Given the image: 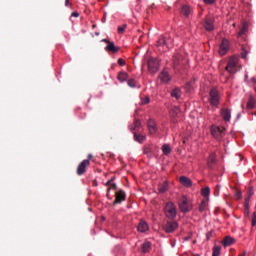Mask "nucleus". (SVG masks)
<instances>
[{
	"mask_svg": "<svg viewBox=\"0 0 256 256\" xmlns=\"http://www.w3.org/2000/svg\"><path fill=\"white\" fill-rule=\"evenodd\" d=\"M149 101H150V99L147 96L142 99L143 105H147V103H149Z\"/></svg>",
	"mask_w": 256,
	"mask_h": 256,
	"instance_id": "46",
	"label": "nucleus"
},
{
	"mask_svg": "<svg viewBox=\"0 0 256 256\" xmlns=\"http://www.w3.org/2000/svg\"><path fill=\"white\" fill-rule=\"evenodd\" d=\"M239 67V58L236 56L230 57L228 64L226 66V71L228 73H237V68Z\"/></svg>",
	"mask_w": 256,
	"mask_h": 256,
	"instance_id": "5",
	"label": "nucleus"
},
{
	"mask_svg": "<svg viewBox=\"0 0 256 256\" xmlns=\"http://www.w3.org/2000/svg\"><path fill=\"white\" fill-rule=\"evenodd\" d=\"M130 131H139L141 129V120H136L129 126Z\"/></svg>",
	"mask_w": 256,
	"mask_h": 256,
	"instance_id": "23",
	"label": "nucleus"
},
{
	"mask_svg": "<svg viewBox=\"0 0 256 256\" xmlns=\"http://www.w3.org/2000/svg\"><path fill=\"white\" fill-rule=\"evenodd\" d=\"M248 53H249V51H247V48H245L244 46H242V51H241V57H242V59H247Z\"/></svg>",
	"mask_w": 256,
	"mask_h": 256,
	"instance_id": "34",
	"label": "nucleus"
},
{
	"mask_svg": "<svg viewBox=\"0 0 256 256\" xmlns=\"http://www.w3.org/2000/svg\"><path fill=\"white\" fill-rule=\"evenodd\" d=\"M209 237H211V233L210 232L207 233V239H209Z\"/></svg>",
	"mask_w": 256,
	"mask_h": 256,
	"instance_id": "52",
	"label": "nucleus"
},
{
	"mask_svg": "<svg viewBox=\"0 0 256 256\" xmlns=\"http://www.w3.org/2000/svg\"><path fill=\"white\" fill-rule=\"evenodd\" d=\"M162 151L164 153V155H169V153H171V146L165 144L162 146Z\"/></svg>",
	"mask_w": 256,
	"mask_h": 256,
	"instance_id": "33",
	"label": "nucleus"
},
{
	"mask_svg": "<svg viewBox=\"0 0 256 256\" xmlns=\"http://www.w3.org/2000/svg\"><path fill=\"white\" fill-rule=\"evenodd\" d=\"M118 65H120V67H123L125 65V60H123V58H119Z\"/></svg>",
	"mask_w": 256,
	"mask_h": 256,
	"instance_id": "42",
	"label": "nucleus"
},
{
	"mask_svg": "<svg viewBox=\"0 0 256 256\" xmlns=\"http://www.w3.org/2000/svg\"><path fill=\"white\" fill-rule=\"evenodd\" d=\"M156 47L160 53H167L173 47V39L169 36H161L157 41Z\"/></svg>",
	"mask_w": 256,
	"mask_h": 256,
	"instance_id": "1",
	"label": "nucleus"
},
{
	"mask_svg": "<svg viewBox=\"0 0 256 256\" xmlns=\"http://www.w3.org/2000/svg\"><path fill=\"white\" fill-rule=\"evenodd\" d=\"M125 199H126L125 192L123 190H119L118 192L115 193V200L113 202V205H118L119 203H123Z\"/></svg>",
	"mask_w": 256,
	"mask_h": 256,
	"instance_id": "12",
	"label": "nucleus"
},
{
	"mask_svg": "<svg viewBox=\"0 0 256 256\" xmlns=\"http://www.w3.org/2000/svg\"><path fill=\"white\" fill-rule=\"evenodd\" d=\"M148 131L150 135H155V133H157V124H155V121L152 119L148 120Z\"/></svg>",
	"mask_w": 256,
	"mask_h": 256,
	"instance_id": "18",
	"label": "nucleus"
},
{
	"mask_svg": "<svg viewBox=\"0 0 256 256\" xmlns=\"http://www.w3.org/2000/svg\"><path fill=\"white\" fill-rule=\"evenodd\" d=\"M165 233H173L179 229V223L176 221H167L166 224L163 226Z\"/></svg>",
	"mask_w": 256,
	"mask_h": 256,
	"instance_id": "8",
	"label": "nucleus"
},
{
	"mask_svg": "<svg viewBox=\"0 0 256 256\" xmlns=\"http://www.w3.org/2000/svg\"><path fill=\"white\" fill-rule=\"evenodd\" d=\"M178 206L182 213H189V211L193 210V204L186 198V196L181 197Z\"/></svg>",
	"mask_w": 256,
	"mask_h": 256,
	"instance_id": "2",
	"label": "nucleus"
},
{
	"mask_svg": "<svg viewBox=\"0 0 256 256\" xmlns=\"http://www.w3.org/2000/svg\"><path fill=\"white\" fill-rule=\"evenodd\" d=\"M175 59H177V56L174 57V61H175Z\"/></svg>",
	"mask_w": 256,
	"mask_h": 256,
	"instance_id": "54",
	"label": "nucleus"
},
{
	"mask_svg": "<svg viewBox=\"0 0 256 256\" xmlns=\"http://www.w3.org/2000/svg\"><path fill=\"white\" fill-rule=\"evenodd\" d=\"M71 17H79V12H73V13L71 14Z\"/></svg>",
	"mask_w": 256,
	"mask_h": 256,
	"instance_id": "49",
	"label": "nucleus"
},
{
	"mask_svg": "<svg viewBox=\"0 0 256 256\" xmlns=\"http://www.w3.org/2000/svg\"><path fill=\"white\" fill-rule=\"evenodd\" d=\"M255 103H256V100L253 96H249V99H248V102H247V109H255Z\"/></svg>",
	"mask_w": 256,
	"mask_h": 256,
	"instance_id": "25",
	"label": "nucleus"
},
{
	"mask_svg": "<svg viewBox=\"0 0 256 256\" xmlns=\"http://www.w3.org/2000/svg\"><path fill=\"white\" fill-rule=\"evenodd\" d=\"M138 231L140 233H145V231H149V225L147 224V222L141 220L138 224Z\"/></svg>",
	"mask_w": 256,
	"mask_h": 256,
	"instance_id": "21",
	"label": "nucleus"
},
{
	"mask_svg": "<svg viewBox=\"0 0 256 256\" xmlns=\"http://www.w3.org/2000/svg\"><path fill=\"white\" fill-rule=\"evenodd\" d=\"M103 43H107V46H106V51L110 52V53H119V47L115 46V43L114 42H111L107 39H103L102 40Z\"/></svg>",
	"mask_w": 256,
	"mask_h": 256,
	"instance_id": "11",
	"label": "nucleus"
},
{
	"mask_svg": "<svg viewBox=\"0 0 256 256\" xmlns=\"http://www.w3.org/2000/svg\"><path fill=\"white\" fill-rule=\"evenodd\" d=\"M220 115L222 119L226 121V123H229V121H231V110H229L228 108H222L220 110Z\"/></svg>",
	"mask_w": 256,
	"mask_h": 256,
	"instance_id": "14",
	"label": "nucleus"
},
{
	"mask_svg": "<svg viewBox=\"0 0 256 256\" xmlns=\"http://www.w3.org/2000/svg\"><path fill=\"white\" fill-rule=\"evenodd\" d=\"M171 97H175V99H181V90L179 88L172 90Z\"/></svg>",
	"mask_w": 256,
	"mask_h": 256,
	"instance_id": "29",
	"label": "nucleus"
},
{
	"mask_svg": "<svg viewBox=\"0 0 256 256\" xmlns=\"http://www.w3.org/2000/svg\"><path fill=\"white\" fill-rule=\"evenodd\" d=\"M93 159V155L92 154H89L88 156H87V159H86V161H89V163H91V160Z\"/></svg>",
	"mask_w": 256,
	"mask_h": 256,
	"instance_id": "48",
	"label": "nucleus"
},
{
	"mask_svg": "<svg viewBox=\"0 0 256 256\" xmlns=\"http://www.w3.org/2000/svg\"><path fill=\"white\" fill-rule=\"evenodd\" d=\"M216 0H204V3H206V5H213V3H215Z\"/></svg>",
	"mask_w": 256,
	"mask_h": 256,
	"instance_id": "47",
	"label": "nucleus"
},
{
	"mask_svg": "<svg viewBox=\"0 0 256 256\" xmlns=\"http://www.w3.org/2000/svg\"><path fill=\"white\" fill-rule=\"evenodd\" d=\"M65 6L66 7H71V3L69 2V0H65Z\"/></svg>",
	"mask_w": 256,
	"mask_h": 256,
	"instance_id": "50",
	"label": "nucleus"
},
{
	"mask_svg": "<svg viewBox=\"0 0 256 256\" xmlns=\"http://www.w3.org/2000/svg\"><path fill=\"white\" fill-rule=\"evenodd\" d=\"M106 185H110V187L108 188V192L111 191V189L117 190V185L116 184H111V181H108L106 183Z\"/></svg>",
	"mask_w": 256,
	"mask_h": 256,
	"instance_id": "38",
	"label": "nucleus"
},
{
	"mask_svg": "<svg viewBox=\"0 0 256 256\" xmlns=\"http://www.w3.org/2000/svg\"><path fill=\"white\" fill-rule=\"evenodd\" d=\"M208 204H209V198H205L204 200L201 201L199 206L200 213H203V211L207 209Z\"/></svg>",
	"mask_w": 256,
	"mask_h": 256,
	"instance_id": "24",
	"label": "nucleus"
},
{
	"mask_svg": "<svg viewBox=\"0 0 256 256\" xmlns=\"http://www.w3.org/2000/svg\"><path fill=\"white\" fill-rule=\"evenodd\" d=\"M107 21V14H104V17L102 18V23H105Z\"/></svg>",
	"mask_w": 256,
	"mask_h": 256,
	"instance_id": "51",
	"label": "nucleus"
},
{
	"mask_svg": "<svg viewBox=\"0 0 256 256\" xmlns=\"http://www.w3.org/2000/svg\"><path fill=\"white\" fill-rule=\"evenodd\" d=\"M211 133H212L213 137H216L217 139H219V137H222V135L225 134V128L215 126L211 129Z\"/></svg>",
	"mask_w": 256,
	"mask_h": 256,
	"instance_id": "13",
	"label": "nucleus"
},
{
	"mask_svg": "<svg viewBox=\"0 0 256 256\" xmlns=\"http://www.w3.org/2000/svg\"><path fill=\"white\" fill-rule=\"evenodd\" d=\"M91 165V162L89 160H83L77 167V175H84V173L87 171V167Z\"/></svg>",
	"mask_w": 256,
	"mask_h": 256,
	"instance_id": "10",
	"label": "nucleus"
},
{
	"mask_svg": "<svg viewBox=\"0 0 256 256\" xmlns=\"http://www.w3.org/2000/svg\"><path fill=\"white\" fill-rule=\"evenodd\" d=\"M164 213L168 219H175L177 217V206L173 202L166 203Z\"/></svg>",
	"mask_w": 256,
	"mask_h": 256,
	"instance_id": "4",
	"label": "nucleus"
},
{
	"mask_svg": "<svg viewBox=\"0 0 256 256\" xmlns=\"http://www.w3.org/2000/svg\"><path fill=\"white\" fill-rule=\"evenodd\" d=\"M128 85H129V87H136L137 81H135V79H129Z\"/></svg>",
	"mask_w": 256,
	"mask_h": 256,
	"instance_id": "37",
	"label": "nucleus"
},
{
	"mask_svg": "<svg viewBox=\"0 0 256 256\" xmlns=\"http://www.w3.org/2000/svg\"><path fill=\"white\" fill-rule=\"evenodd\" d=\"M253 188H249L248 189V196L247 197H249V200H251V197H253Z\"/></svg>",
	"mask_w": 256,
	"mask_h": 256,
	"instance_id": "41",
	"label": "nucleus"
},
{
	"mask_svg": "<svg viewBox=\"0 0 256 256\" xmlns=\"http://www.w3.org/2000/svg\"><path fill=\"white\" fill-rule=\"evenodd\" d=\"M229 47H230L229 40L222 39V42L220 44L219 51H218L219 55H221L222 57L224 55H227L229 51Z\"/></svg>",
	"mask_w": 256,
	"mask_h": 256,
	"instance_id": "9",
	"label": "nucleus"
},
{
	"mask_svg": "<svg viewBox=\"0 0 256 256\" xmlns=\"http://www.w3.org/2000/svg\"><path fill=\"white\" fill-rule=\"evenodd\" d=\"M245 31H246V28L243 27V28L238 32V37H241V35H245Z\"/></svg>",
	"mask_w": 256,
	"mask_h": 256,
	"instance_id": "45",
	"label": "nucleus"
},
{
	"mask_svg": "<svg viewBox=\"0 0 256 256\" xmlns=\"http://www.w3.org/2000/svg\"><path fill=\"white\" fill-rule=\"evenodd\" d=\"M180 183L181 185H184V187H191V185H193L191 179L187 178L186 176L180 177Z\"/></svg>",
	"mask_w": 256,
	"mask_h": 256,
	"instance_id": "22",
	"label": "nucleus"
},
{
	"mask_svg": "<svg viewBox=\"0 0 256 256\" xmlns=\"http://www.w3.org/2000/svg\"><path fill=\"white\" fill-rule=\"evenodd\" d=\"M211 194V189L209 186H206L205 188L201 189V195L202 197H205V199H209V195Z\"/></svg>",
	"mask_w": 256,
	"mask_h": 256,
	"instance_id": "27",
	"label": "nucleus"
},
{
	"mask_svg": "<svg viewBox=\"0 0 256 256\" xmlns=\"http://www.w3.org/2000/svg\"><path fill=\"white\" fill-rule=\"evenodd\" d=\"M221 255V246L215 245L212 248V256H220Z\"/></svg>",
	"mask_w": 256,
	"mask_h": 256,
	"instance_id": "31",
	"label": "nucleus"
},
{
	"mask_svg": "<svg viewBox=\"0 0 256 256\" xmlns=\"http://www.w3.org/2000/svg\"><path fill=\"white\" fill-rule=\"evenodd\" d=\"M217 164V155L215 153H211L207 160V165L210 169H213L215 165Z\"/></svg>",
	"mask_w": 256,
	"mask_h": 256,
	"instance_id": "15",
	"label": "nucleus"
},
{
	"mask_svg": "<svg viewBox=\"0 0 256 256\" xmlns=\"http://www.w3.org/2000/svg\"><path fill=\"white\" fill-rule=\"evenodd\" d=\"M144 153H145V155H148V157H151V147L145 146Z\"/></svg>",
	"mask_w": 256,
	"mask_h": 256,
	"instance_id": "36",
	"label": "nucleus"
},
{
	"mask_svg": "<svg viewBox=\"0 0 256 256\" xmlns=\"http://www.w3.org/2000/svg\"><path fill=\"white\" fill-rule=\"evenodd\" d=\"M125 29H127V24H124L122 26L118 27V33L119 35H123V33H125Z\"/></svg>",
	"mask_w": 256,
	"mask_h": 256,
	"instance_id": "35",
	"label": "nucleus"
},
{
	"mask_svg": "<svg viewBox=\"0 0 256 256\" xmlns=\"http://www.w3.org/2000/svg\"><path fill=\"white\" fill-rule=\"evenodd\" d=\"M148 71L151 75H155L159 71V62L155 58H150L148 60Z\"/></svg>",
	"mask_w": 256,
	"mask_h": 256,
	"instance_id": "6",
	"label": "nucleus"
},
{
	"mask_svg": "<svg viewBox=\"0 0 256 256\" xmlns=\"http://www.w3.org/2000/svg\"><path fill=\"white\" fill-rule=\"evenodd\" d=\"M210 98L209 102L212 107H219V102L221 101V95L219 94V90L217 88H213L210 90Z\"/></svg>",
	"mask_w": 256,
	"mask_h": 256,
	"instance_id": "3",
	"label": "nucleus"
},
{
	"mask_svg": "<svg viewBox=\"0 0 256 256\" xmlns=\"http://www.w3.org/2000/svg\"><path fill=\"white\" fill-rule=\"evenodd\" d=\"M167 189H169V184H167V182L159 184V186H158V191L160 193H165V191H167Z\"/></svg>",
	"mask_w": 256,
	"mask_h": 256,
	"instance_id": "30",
	"label": "nucleus"
},
{
	"mask_svg": "<svg viewBox=\"0 0 256 256\" xmlns=\"http://www.w3.org/2000/svg\"><path fill=\"white\" fill-rule=\"evenodd\" d=\"M134 139L138 143H143L147 139V137L143 134H137V132H134Z\"/></svg>",
	"mask_w": 256,
	"mask_h": 256,
	"instance_id": "26",
	"label": "nucleus"
},
{
	"mask_svg": "<svg viewBox=\"0 0 256 256\" xmlns=\"http://www.w3.org/2000/svg\"><path fill=\"white\" fill-rule=\"evenodd\" d=\"M220 189H221V186H220V185H217V186L215 187L214 195H216V196L219 195Z\"/></svg>",
	"mask_w": 256,
	"mask_h": 256,
	"instance_id": "43",
	"label": "nucleus"
},
{
	"mask_svg": "<svg viewBox=\"0 0 256 256\" xmlns=\"http://www.w3.org/2000/svg\"><path fill=\"white\" fill-rule=\"evenodd\" d=\"M249 85H251L252 87H254L255 91H256V79L255 78H251L249 81H248Z\"/></svg>",
	"mask_w": 256,
	"mask_h": 256,
	"instance_id": "39",
	"label": "nucleus"
},
{
	"mask_svg": "<svg viewBox=\"0 0 256 256\" xmlns=\"http://www.w3.org/2000/svg\"><path fill=\"white\" fill-rule=\"evenodd\" d=\"M158 79L161 81V83H169V81H171V76H169V72L162 71L159 74Z\"/></svg>",
	"mask_w": 256,
	"mask_h": 256,
	"instance_id": "16",
	"label": "nucleus"
},
{
	"mask_svg": "<svg viewBox=\"0 0 256 256\" xmlns=\"http://www.w3.org/2000/svg\"><path fill=\"white\" fill-rule=\"evenodd\" d=\"M222 245L223 247H231V245H235V238L231 236L224 237Z\"/></svg>",
	"mask_w": 256,
	"mask_h": 256,
	"instance_id": "19",
	"label": "nucleus"
},
{
	"mask_svg": "<svg viewBox=\"0 0 256 256\" xmlns=\"http://www.w3.org/2000/svg\"><path fill=\"white\" fill-rule=\"evenodd\" d=\"M251 224H252V227H255L256 225V212H253L252 214Z\"/></svg>",
	"mask_w": 256,
	"mask_h": 256,
	"instance_id": "40",
	"label": "nucleus"
},
{
	"mask_svg": "<svg viewBox=\"0 0 256 256\" xmlns=\"http://www.w3.org/2000/svg\"><path fill=\"white\" fill-rule=\"evenodd\" d=\"M149 249H151V242H145L142 245V251L143 253H149Z\"/></svg>",
	"mask_w": 256,
	"mask_h": 256,
	"instance_id": "32",
	"label": "nucleus"
},
{
	"mask_svg": "<svg viewBox=\"0 0 256 256\" xmlns=\"http://www.w3.org/2000/svg\"><path fill=\"white\" fill-rule=\"evenodd\" d=\"M181 113V109L177 106L171 109L170 116L172 117L173 123H177V117Z\"/></svg>",
	"mask_w": 256,
	"mask_h": 256,
	"instance_id": "17",
	"label": "nucleus"
},
{
	"mask_svg": "<svg viewBox=\"0 0 256 256\" xmlns=\"http://www.w3.org/2000/svg\"><path fill=\"white\" fill-rule=\"evenodd\" d=\"M203 27L206 31H213L215 29V18L213 16H207L204 19Z\"/></svg>",
	"mask_w": 256,
	"mask_h": 256,
	"instance_id": "7",
	"label": "nucleus"
},
{
	"mask_svg": "<svg viewBox=\"0 0 256 256\" xmlns=\"http://www.w3.org/2000/svg\"><path fill=\"white\" fill-rule=\"evenodd\" d=\"M249 197H246V199H245V203H244V207H245V209H249Z\"/></svg>",
	"mask_w": 256,
	"mask_h": 256,
	"instance_id": "44",
	"label": "nucleus"
},
{
	"mask_svg": "<svg viewBox=\"0 0 256 256\" xmlns=\"http://www.w3.org/2000/svg\"><path fill=\"white\" fill-rule=\"evenodd\" d=\"M181 15H184V17H189L191 13H193V9L189 7V5H183L180 11Z\"/></svg>",
	"mask_w": 256,
	"mask_h": 256,
	"instance_id": "20",
	"label": "nucleus"
},
{
	"mask_svg": "<svg viewBox=\"0 0 256 256\" xmlns=\"http://www.w3.org/2000/svg\"><path fill=\"white\" fill-rule=\"evenodd\" d=\"M117 79L118 81H121V83H123V81H127V79H129V75L127 74V72H120Z\"/></svg>",
	"mask_w": 256,
	"mask_h": 256,
	"instance_id": "28",
	"label": "nucleus"
},
{
	"mask_svg": "<svg viewBox=\"0 0 256 256\" xmlns=\"http://www.w3.org/2000/svg\"><path fill=\"white\" fill-rule=\"evenodd\" d=\"M238 195H239V197L241 196V193L240 192H238Z\"/></svg>",
	"mask_w": 256,
	"mask_h": 256,
	"instance_id": "53",
	"label": "nucleus"
}]
</instances>
